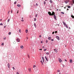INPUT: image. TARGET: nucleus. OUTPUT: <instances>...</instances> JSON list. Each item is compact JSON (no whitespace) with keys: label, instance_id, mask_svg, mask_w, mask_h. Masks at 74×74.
Returning <instances> with one entry per match:
<instances>
[{"label":"nucleus","instance_id":"dca6fc26","mask_svg":"<svg viewBox=\"0 0 74 74\" xmlns=\"http://www.w3.org/2000/svg\"><path fill=\"white\" fill-rule=\"evenodd\" d=\"M69 62L70 63H72V60L71 59L70 60Z\"/></svg>","mask_w":74,"mask_h":74},{"label":"nucleus","instance_id":"603ef678","mask_svg":"<svg viewBox=\"0 0 74 74\" xmlns=\"http://www.w3.org/2000/svg\"><path fill=\"white\" fill-rule=\"evenodd\" d=\"M12 13V10L11 11V13Z\"/></svg>","mask_w":74,"mask_h":74},{"label":"nucleus","instance_id":"c85d7f7f","mask_svg":"<svg viewBox=\"0 0 74 74\" xmlns=\"http://www.w3.org/2000/svg\"><path fill=\"white\" fill-rule=\"evenodd\" d=\"M61 14H64V13L63 12H61Z\"/></svg>","mask_w":74,"mask_h":74},{"label":"nucleus","instance_id":"4be33fe9","mask_svg":"<svg viewBox=\"0 0 74 74\" xmlns=\"http://www.w3.org/2000/svg\"><path fill=\"white\" fill-rule=\"evenodd\" d=\"M11 34V32H9L8 33V35H10Z\"/></svg>","mask_w":74,"mask_h":74},{"label":"nucleus","instance_id":"c9c22d12","mask_svg":"<svg viewBox=\"0 0 74 74\" xmlns=\"http://www.w3.org/2000/svg\"><path fill=\"white\" fill-rule=\"evenodd\" d=\"M36 5L38 6V4H37V3H36Z\"/></svg>","mask_w":74,"mask_h":74},{"label":"nucleus","instance_id":"69168bd1","mask_svg":"<svg viewBox=\"0 0 74 74\" xmlns=\"http://www.w3.org/2000/svg\"><path fill=\"white\" fill-rule=\"evenodd\" d=\"M64 8L65 9V8H66V7H64Z\"/></svg>","mask_w":74,"mask_h":74},{"label":"nucleus","instance_id":"37998d69","mask_svg":"<svg viewBox=\"0 0 74 74\" xmlns=\"http://www.w3.org/2000/svg\"><path fill=\"white\" fill-rule=\"evenodd\" d=\"M27 56L29 58V54L27 55Z\"/></svg>","mask_w":74,"mask_h":74},{"label":"nucleus","instance_id":"2f4dec72","mask_svg":"<svg viewBox=\"0 0 74 74\" xmlns=\"http://www.w3.org/2000/svg\"><path fill=\"white\" fill-rule=\"evenodd\" d=\"M10 19H8V22H10Z\"/></svg>","mask_w":74,"mask_h":74},{"label":"nucleus","instance_id":"5fc2aeb1","mask_svg":"<svg viewBox=\"0 0 74 74\" xmlns=\"http://www.w3.org/2000/svg\"><path fill=\"white\" fill-rule=\"evenodd\" d=\"M6 26H4V28H5V27H6Z\"/></svg>","mask_w":74,"mask_h":74},{"label":"nucleus","instance_id":"b1692460","mask_svg":"<svg viewBox=\"0 0 74 74\" xmlns=\"http://www.w3.org/2000/svg\"><path fill=\"white\" fill-rule=\"evenodd\" d=\"M51 37H48L49 40H51Z\"/></svg>","mask_w":74,"mask_h":74},{"label":"nucleus","instance_id":"6e6552de","mask_svg":"<svg viewBox=\"0 0 74 74\" xmlns=\"http://www.w3.org/2000/svg\"><path fill=\"white\" fill-rule=\"evenodd\" d=\"M8 68H10V65L9 63H8Z\"/></svg>","mask_w":74,"mask_h":74},{"label":"nucleus","instance_id":"bb28decb","mask_svg":"<svg viewBox=\"0 0 74 74\" xmlns=\"http://www.w3.org/2000/svg\"><path fill=\"white\" fill-rule=\"evenodd\" d=\"M36 21V18H34V21Z\"/></svg>","mask_w":74,"mask_h":74},{"label":"nucleus","instance_id":"9d476101","mask_svg":"<svg viewBox=\"0 0 74 74\" xmlns=\"http://www.w3.org/2000/svg\"><path fill=\"white\" fill-rule=\"evenodd\" d=\"M45 58L46 61L48 62V58H47L46 56H45Z\"/></svg>","mask_w":74,"mask_h":74},{"label":"nucleus","instance_id":"4d7b16f0","mask_svg":"<svg viewBox=\"0 0 74 74\" xmlns=\"http://www.w3.org/2000/svg\"><path fill=\"white\" fill-rule=\"evenodd\" d=\"M26 38H27V39H28L29 38H28V37H27Z\"/></svg>","mask_w":74,"mask_h":74},{"label":"nucleus","instance_id":"f3484780","mask_svg":"<svg viewBox=\"0 0 74 74\" xmlns=\"http://www.w3.org/2000/svg\"><path fill=\"white\" fill-rule=\"evenodd\" d=\"M21 49H23V46H21Z\"/></svg>","mask_w":74,"mask_h":74},{"label":"nucleus","instance_id":"f03ea898","mask_svg":"<svg viewBox=\"0 0 74 74\" xmlns=\"http://www.w3.org/2000/svg\"><path fill=\"white\" fill-rule=\"evenodd\" d=\"M48 14L49 15H50V16H52V13L51 12H48Z\"/></svg>","mask_w":74,"mask_h":74},{"label":"nucleus","instance_id":"a211bd4d","mask_svg":"<svg viewBox=\"0 0 74 74\" xmlns=\"http://www.w3.org/2000/svg\"><path fill=\"white\" fill-rule=\"evenodd\" d=\"M52 1L51 0H50V3H52Z\"/></svg>","mask_w":74,"mask_h":74},{"label":"nucleus","instance_id":"09e8293b","mask_svg":"<svg viewBox=\"0 0 74 74\" xmlns=\"http://www.w3.org/2000/svg\"><path fill=\"white\" fill-rule=\"evenodd\" d=\"M54 33H55V32H53L52 33L53 34H54Z\"/></svg>","mask_w":74,"mask_h":74},{"label":"nucleus","instance_id":"4c0bfd02","mask_svg":"<svg viewBox=\"0 0 74 74\" xmlns=\"http://www.w3.org/2000/svg\"><path fill=\"white\" fill-rule=\"evenodd\" d=\"M35 17H37V14H36L35 15Z\"/></svg>","mask_w":74,"mask_h":74},{"label":"nucleus","instance_id":"6ab92c4d","mask_svg":"<svg viewBox=\"0 0 74 74\" xmlns=\"http://www.w3.org/2000/svg\"><path fill=\"white\" fill-rule=\"evenodd\" d=\"M28 70H29V71L31 72V69H28Z\"/></svg>","mask_w":74,"mask_h":74},{"label":"nucleus","instance_id":"473e14b6","mask_svg":"<svg viewBox=\"0 0 74 74\" xmlns=\"http://www.w3.org/2000/svg\"><path fill=\"white\" fill-rule=\"evenodd\" d=\"M1 45H4V43H2Z\"/></svg>","mask_w":74,"mask_h":74},{"label":"nucleus","instance_id":"c03bdc74","mask_svg":"<svg viewBox=\"0 0 74 74\" xmlns=\"http://www.w3.org/2000/svg\"><path fill=\"white\" fill-rule=\"evenodd\" d=\"M51 41H53L54 40H53V39H51Z\"/></svg>","mask_w":74,"mask_h":74},{"label":"nucleus","instance_id":"f8f14e48","mask_svg":"<svg viewBox=\"0 0 74 74\" xmlns=\"http://www.w3.org/2000/svg\"><path fill=\"white\" fill-rule=\"evenodd\" d=\"M69 1L67 0V1H65V3L66 4H67V3H69Z\"/></svg>","mask_w":74,"mask_h":74},{"label":"nucleus","instance_id":"58836bf2","mask_svg":"<svg viewBox=\"0 0 74 74\" xmlns=\"http://www.w3.org/2000/svg\"><path fill=\"white\" fill-rule=\"evenodd\" d=\"M40 62L42 63V61H40Z\"/></svg>","mask_w":74,"mask_h":74},{"label":"nucleus","instance_id":"1a4fd4ad","mask_svg":"<svg viewBox=\"0 0 74 74\" xmlns=\"http://www.w3.org/2000/svg\"><path fill=\"white\" fill-rule=\"evenodd\" d=\"M54 50L55 51V52H58V50L56 49H54Z\"/></svg>","mask_w":74,"mask_h":74},{"label":"nucleus","instance_id":"49530a36","mask_svg":"<svg viewBox=\"0 0 74 74\" xmlns=\"http://www.w3.org/2000/svg\"><path fill=\"white\" fill-rule=\"evenodd\" d=\"M6 39V38L5 37L3 38L4 40H5Z\"/></svg>","mask_w":74,"mask_h":74},{"label":"nucleus","instance_id":"f704fd0d","mask_svg":"<svg viewBox=\"0 0 74 74\" xmlns=\"http://www.w3.org/2000/svg\"><path fill=\"white\" fill-rule=\"evenodd\" d=\"M33 67V68H34V67H36V66L34 65Z\"/></svg>","mask_w":74,"mask_h":74},{"label":"nucleus","instance_id":"a18cd8bd","mask_svg":"<svg viewBox=\"0 0 74 74\" xmlns=\"http://www.w3.org/2000/svg\"><path fill=\"white\" fill-rule=\"evenodd\" d=\"M57 32H57V31H55V33H57Z\"/></svg>","mask_w":74,"mask_h":74},{"label":"nucleus","instance_id":"5701e85b","mask_svg":"<svg viewBox=\"0 0 74 74\" xmlns=\"http://www.w3.org/2000/svg\"><path fill=\"white\" fill-rule=\"evenodd\" d=\"M13 44H16V42H15V41H14L13 42Z\"/></svg>","mask_w":74,"mask_h":74},{"label":"nucleus","instance_id":"bf43d9fd","mask_svg":"<svg viewBox=\"0 0 74 74\" xmlns=\"http://www.w3.org/2000/svg\"><path fill=\"white\" fill-rule=\"evenodd\" d=\"M41 43H42V41H41Z\"/></svg>","mask_w":74,"mask_h":74},{"label":"nucleus","instance_id":"052dcab7","mask_svg":"<svg viewBox=\"0 0 74 74\" xmlns=\"http://www.w3.org/2000/svg\"><path fill=\"white\" fill-rule=\"evenodd\" d=\"M67 10L68 11V10H69V9L68 8V9H67Z\"/></svg>","mask_w":74,"mask_h":74},{"label":"nucleus","instance_id":"aec40b11","mask_svg":"<svg viewBox=\"0 0 74 74\" xmlns=\"http://www.w3.org/2000/svg\"><path fill=\"white\" fill-rule=\"evenodd\" d=\"M71 17H72V18H74V16L73 15L71 16Z\"/></svg>","mask_w":74,"mask_h":74},{"label":"nucleus","instance_id":"7ed1b4c3","mask_svg":"<svg viewBox=\"0 0 74 74\" xmlns=\"http://www.w3.org/2000/svg\"><path fill=\"white\" fill-rule=\"evenodd\" d=\"M53 17L54 18L56 19V20H57V19H56V16L55 14L54 15Z\"/></svg>","mask_w":74,"mask_h":74},{"label":"nucleus","instance_id":"680f3d73","mask_svg":"<svg viewBox=\"0 0 74 74\" xmlns=\"http://www.w3.org/2000/svg\"><path fill=\"white\" fill-rule=\"evenodd\" d=\"M57 10V11H58V9H57V10Z\"/></svg>","mask_w":74,"mask_h":74},{"label":"nucleus","instance_id":"338daca9","mask_svg":"<svg viewBox=\"0 0 74 74\" xmlns=\"http://www.w3.org/2000/svg\"><path fill=\"white\" fill-rule=\"evenodd\" d=\"M59 74H61V73H60Z\"/></svg>","mask_w":74,"mask_h":74},{"label":"nucleus","instance_id":"0eeeda50","mask_svg":"<svg viewBox=\"0 0 74 74\" xmlns=\"http://www.w3.org/2000/svg\"><path fill=\"white\" fill-rule=\"evenodd\" d=\"M63 24L64 25V26H66V25H67V24L64 22H63Z\"/></svg>","mask_w":74,"mask_h":74},{"label":"nucleus","instance_id":"39448f33","mask_svg":"<svg viewBox=\"0 0 74 74\" xmlns=\"http://www.w3.org/2000/svg\"><path fill=\"white\" fill-rule=\"evenodd\" d=\"M59 61L60 63H61V62H62V60H61V59L59 58Z\"/></svg>","mask_w":74,"mask_h":74},{"label":"nucleus","instance_id":"79ce46f5","mask_svg":"<svg viewBox=\"0 0 74 74\" xmlns=\"http://www.w3.org/2000/svg\"><path fill=\"white\" fill-rule=\"evenodd\" d=\"M47 50V49H44V51H45Z\"/></svg>","mask_w":74,"mask_h":74},{"label":"nucleus","instance_id":"9b49d317","mask_svg":"<svg viewBox=\"0 0 74 74\" xmlns=\"http://www.w3.org/2000/svg\"><path fill=\"white\" fill-rule=\"evenodd\" d=\"M66 7H67L68 8H71V7L70 6H69L68 5H66Z\"/></svg>","mask_w":74,"mask_h":74},{"label":"nucleus","instance_id":"2eb2a0df","mask_svg":"<svg viewBox=\"0 0 74 74\" xmlns=\"http://www.w3.org/2000/svg\"><path fill=\"white\" fill-rule=\"evenodd\" d=\"M17 7H20L21 6V5H19L18 4L17 5Z\"/></svg>","mask_w":74,"mask_h":74},{"label":"nucleus","instance_id":"6e6d98bb","mask_svg":"<svg viewBox=\"0 0 74 74\" xmlns=\"http://www.w3.org/2000/svg\"><path fill=\"white\" fill-rule=\"evenodd\" d=\"M41 37V35H40L39 36V37Z\"/></svg>","mask_w":74,"mask_h":74},{"label":"nucleus","instance_id":"774afa93","mask_svg":"<svg viewBox=\"0 0 74 74\" xmlns=\"http://www.w3.org/2000/svg\"><path fill=\"white\" fill-rule=\"evenodd\" d=\"M0 20H1V21H2V20L1 19H0Z\"/></svg>","mask_w":74,"mask_h":74},{"label":"nucleus","instance_id":"423d86ee","mask_svg":"<svg viewBox=\"0 0 74 74\" xmlns=\"http://www.w3.org/2000/svg\"><path fill=\"white\" fill-rule=\"evenodd\" d=\"M55 14V12H52V13L51 14V15L52 16H53V15H54Z\"/></svg>","mask_w":74,"mask_h":74},{"label":"nucleus","instance_id":"7c9ffc66","mask_svg":"<svg viewBox=\"0 0 74 74\" xmlns=\"http://www.w3.org/2000/svg\"><path fill=\"white\" fill-rule=\"evenodd\" d=\"M21 22H23V21H24V20H23V19H22L21 20Z\"/></svg>","mask_w":74,"mask_h":74},{"label":"nucleus","instance_id":"f257e3e1","mask_svg":"<svg viewBox=\"0 0 74 74\" xmlns=\"http://www.w3.org/2000/svg\"><path fill=\"white\" fill-rule=\"evenodd\" d=\"M56 38H57V40H60V38H59V37L58 36H56Z\"/></svg>","mask_w":74,"mask_h":74},{"label":"nucleus","instance_id":"ea45409f","mask_svg":"<svg viewBox=\"0 0 74 74\" xmlns=\"http://www.w3.org/2000/svg\"><path fill=\"white\" fill-rule=\"evenodd\" d=\"M58 71V72H60V70H58V71Z\"/></svg>","mask_w":74,"mask_h":74},{"label":"nucleus","instance_id":"20e7f679","mask_svg":"<svg viewBox=\"0 0 74 74\" xmlns=\"http://www.w3.org/2000/svg\"><path fill=\"white\" fill-rule=\"evenodd\" d=\"M16 41L17 42H20V39L19 38H17L16 39Z\"/></svg>","mask_w":74,"mask_h":74},{"label":"nucleus","instance_id":"8fccbe9b","mask_svg":"<svg viewBox=\"0 0 74 74\" xmlns=\"http://www.w3.org/2000/svg\"><path fill=\"white\" fill-rule=\"evenodd\" d=\"M42 48H45V47H44V46H43Z\"/></svg>","mask_w":74,"mask_h":74},{"label":"nucleus","instance_id":"393cba45","mask_svg":"<svg viewBox=\"0 0 74 74\" xmlns=\"http://www.w3.org/2000/svg\"><path fill=\"white\" fill-rule=\"evenodd\" d=\"M44 4L45 5V4H46V3L45 2V1H44Z\"/></svg>","mask_w":74,"mask_h":74},{"label":"nucleus","instance_id":"72a5a7b5","mask_svg":"<svg viewBox=\"0 0 74 74\" xmlns=\"http://www.w3.org/2000/svg\"><path fill=\"white\" fill-rule=\"evenodd\" d=\"M12 69H13V70H15V68H14V67H12Z\"/></svg>","mask_w":74,"mask_h":74},{"label":"nucleus","instance_id":"13d9d810","mask_svg":"<svg viewBox=\"0 0 74 74\" xmlns=\"http://www.w3.org/2000/svg\"><path fill=\"white\" fill-rule=\"evenodd\" d=\"M9 12H10V11H9L8 12V14H9Z\"/></svg>","mask_w":74,"mask_h":74},{"label":"nucleus","instance_id":"4468645a","mask_svg":"<svg viewBox=\"0 0 74 74\" xmlns=\"http://www.w3.org/2000/svg\"><path fill=\"white\" fill-rule=\"evenodd\" d=\"M34 26L35 27V28H36V23H34Z\"/></svg>","mask_w":74,"mask_h":74},{"label":"nucleus","instance_id":"a878e982","mask_svg":"<svg viewBox=\"0 0 74 74\" xmlns=\"http://www.w3.org/2000/svg\"><path fill=\"white\" fill-rule=\"evenodd\" d=\"M65 27H66V28H68V26H67V25H65Z\"/></svg>","mask_w":74,"mask_h":74},{"label":"nucleus","instance_id":"ddd939ff","mask_svg":"<svg viewBox=\"0 0 74 74\" xmlns=\"http://www.w3.org/2000/svg\"><path fill=\"white\" fill-rule=\"evenodd\" d=\"M42 59L43 62H44V57H42Z\"/></svg>","mask_w":74,"mask_h":74},{"label":"nucleus","instance_id":"412c9836","mask_svg":"<svg viewBox=\"0 0 74 74\" xmlns=\"http://www.w3.org/2000/svg\"><path fill=\"white\" fill-rule=\"evenodd\" d=\"M27 32H28V30H27V29H26L25 30L26 33H27Z\"/></svg>","mask_w":74,"mask_h":74},{"label":"nucleus","instance_id":"3c124183","mask_svg":"<svg viewBox=\"0 0 74 74\" xmlns=\"http://www.w3.org/2000/svg\"><path fill=\"white\" fill-rule=\"evenodd\" d=\"M73 3L74 4V0H73Z\"/></svg>","mask_w":74,"mask_h":74},{"label":"nucleus","instance_id":"de8ad7c7","mask_svg":"<svg viewBox=\"0 0 74 74\" xmlns=\"http://www.w3.org/2000/svg\"><path fill=\"white\" fill-rule=\"evenodd\" d=\"M46 42L47 43V42H48V40H46Z\"/></svg>","mask_w":74,"mask_h":74},{"label":"nucleus","instance_id":"a19ab883","mask_svg":"<svg viewBox=\"0 0 74 74\" xmlns=\"http://www.w3.org/2000/svg\"><path fill=\"white\" fill-rule=\"evenodd\" d=\"M19 32H20V33H21V29H19Z\"/></svg>","mask_w":74,"mask_h":74},{"label":"nucleus","instance_id":"e2e57ef3","mask_svg":"<svg viewBox=\"0 0 74 74\" xmlns=\"http://www.w3.org/2000/svg\"><path fill=\"white\" fill-rule=\"evenodd\" d=\"M40 50H42V49H40Z\"/></svg>","mask_w":74,"mask_h":74},{"label":"nucleus","instance_id":"cd10ccee","mask_svg":"<svg viewBox=\"0 0 74 74\" xmlns=\"http://www.w3.org/2000/svg\"><path fill=\"white\" fill-rule=\"evenodd\" d=\"M46 54H47V55H49V53L48 52L46 53Z\"/></svg>","mask_w":74,"mask_h":74},{"label":"nucleus","instance_id":"c756f323","mask_svg":"<svg viewBox=\"0 0 74 74\" xmlns=\"http://www.w3.org/2000/svg\"><path fill=\"white\" fill-rule=\"evenodd\" d=\"M14 3V4H16V1H15Z\"/></svg>","mask_w":74,"mask_h":74},{"label":"nucleus","instance_id":"e433bc0d","mask_svg":"<svg viewBox=\"0 0 74 74\" xmlns=\"http://www.w3.org/2000/svg\"><path fill=\"white\" fill-rule=\"evenodd\" d=\"M0 25H1V26H2V25H3V24L2 23H1L0 24Z\"/></svg>","mask_w":74,"mask_h":74},{"label":"nucleus","instance_id":"0e129e2a","mask_svg":"<svg viewBox=\"0 0 74 74\" xmlns=\"http://www.w3.org/2000/svg\"><path fill=\"white\" fill-rule=\"evenodd\" d=\"M22 19H23V18L22 17Z\"/></svg>","mask_w":74,"mask_h":74},{"label":"nucleus","instance_id":"864d4df0","mask_svg":"<svg viewBox=\"0 0 74 74\" xmlns=\"http://www.w3.org/2000/svg\"><path fill=\"white\" fill-rule=\"evenodd\" d=\"M65 61L66 62H67V60H66V59H65Z\"/></svg>","mask_w":74,"mask_h":74}]
</instances>
